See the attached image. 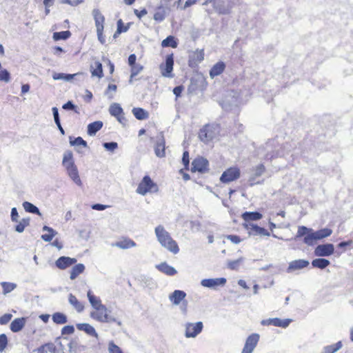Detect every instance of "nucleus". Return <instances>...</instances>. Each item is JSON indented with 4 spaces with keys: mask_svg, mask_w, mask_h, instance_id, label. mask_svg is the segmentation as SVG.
Listing matches in <instances>:
<instances>
[{
    "mask_svg": "<svg viewBox=\"0 0 353 353\" xmlns=\"http://www.w3.org/2000/svg\"><path fill=\"white\" fill-rule=\"evenodd\" d=\"M332 232V231L330 228H323L313 232L312 229L302 225L298 228L295 238L299 239L304 236L303 242L308 245H313L316 241L330 236Z\"/></svg>",
    "mask_w": 353,
    "mask_h": 353,
    "instance_id": "1",
    "label": "nucleus"
},
{
    "mask_svg": "<svg viewBox=\"0 0 353 353\" xmlns=\"http://www.w3.org/2000/svg\"><path fill=\"white\" fill-rule=\"evenodd\" d=\"M155 234L161 245L173 254L179 252L177 243L171 237L170 234L161 225L155 228Z\"/></svg>",
    "mask_w": 353,
    "mask_h": 353,
    "instance_id": "2",
    "label": "nucleus"
},
{
    "mask_svg": "<svg viewBox=\"0 0 353 353\" xmlns=\"http://www.w3.org/2000/svg\"><path fill=\"white\" fill-rule=\"evenodd\" d=\"M220 132L219 124H206L203 125L198 133L199 139L204 143H209L216 138Z\"/></svg>",
    "mask_w": 353,
    "mask_h": 353,
    "instance_id": "3",
    "label": "nucleus"
},
{
    "mask_svg": "<svg viewBox=\"0 0 353 353\" xmlns=\"http://www.w3.org/2000/svg\"><path fill=\"white\" fill-rule=\"evenodd\" d=\"M159 190L158 184L149 175H145L139 183L136 192L140 195L145 196L147 194L157 193Z\"/></svg>",
    "mask_w": 353,
    "mask_h": 353,
    "instance_id": "4",
    "label": "nucleus"
},
{
    "mask_svg": "<svg viewBox=\"0 0 353 353\" xmlns=\"http://www.w3.org/2000/svg\"><path fill=\"white\" fill-rule=\"evenodd\" d=\"M63 165L65 168L70 178L77 183L81 182L77 166L73 161V154L71 151L65 153L63 158Z\"/></svg>",
    "mask_w": 353,
    "mask_h": 353,
    "instance_id": "5",
    "label": "nucleus"
},
{
    "mask_svg": "<svg viewBox=\"0 0 353 353\" xmlns=\"http://www.w3.org/2000/svg\"><path fill=\"white\" fill-rule=\"evenodd\" d=\"M92 16L94 20L98 39L101 44H104L105 43V37L103 34L105 17L99 9H94L92 10Z\"/></svg>",
    "mask_w": 353,
    "mask_h": 353,
    "instance_id": "6",
    "label": "nucleus"
},
{
    "mask_svg": "<svg viewBox=\"0 0 353 353\" xmlns=\"http://www.w3.org/2000/svg\"><path fill=\"white\" fill-rule=\"evenodd\" d=\"M241 172L238 166H231L227 168L221 174L220 181L223 183H230L241 177Z\"/></svg>",
    "mask_w": 353,
    "mask_h": 353,
    "instance_id": "7",
    "label": "nucleus"
},
{
    "mask_svg": "<svg viewBox=\"0 0 353 353\" xmlns=\"http://www.w3.org/2000/svg\"><path fill=\"white\" fill-rule=\"evenodd\" d=\"M174 68V54L171 53L168 54L165 57L164 63L159 65L161 74L164 77L172 78L174 74L172 73Z\"/></svg>",
    "mask_w": 353,
    "mask_h": 353,
    "instance_id": "8",
    "label": "nucleus"
},
{
    "mask_svg": "<svg viewBox=\"0 0 353 353\" xmlns=\"http://www.w3.org/2000/svg\"><path fill=\"white\" fill-rule=\"evenodd\" d=\"M209 171V162L203 157H197L192 161L191 172L205 173Z\"/></svg>",
    "mask_w": 353,
    "mask_h": 353,
    "instance_id": "9",
    "label": "nucleus"
},
{
    "mask_svg": "<svg viewBox=\"0 0 353 353\" xmlns=\"http://www.w3.org/2000/svg\"><path fill=\"white\" fill-rule=\"evenodd\" d=\"M90 316L93 319L101 323H108L112 321L108 314L107 307L104 305L94 308Z\"/></svg>",
    "mask_w": 353,
    "mask_h": 353,
    "instance_id": "10",
    "label": "nucleus"
},
{
    "mask_svg": "<svg viewBox=\"0 0 353 353\" xmlns=\"http://www.w3.org/2000/svg\"><path fill=\"white\" fill-rule=\"evenodd\" d=\"M203 323L199 321L196 323H188L185 325V336L194 338L196 336L203 330Z\"/></svg>",
    "mask_w": 353,
    "mask_h": 353,
    "instance_id": "11",
    "label": "nucleus"
},
{
    "mask_svg": "<svg viewBox=\"0 0 353 353\" xmlns=\"http://www.w3.org/2000/svg\"><path fill=\"white\" fill-rule=\"evenodd\" d=\"M259 334L254 333L246 339L241 353H252L259 341Z\"/></svg>",
    "mask_w": 353,
    "mask_h": 353,
    "instance_id": "12",
    "label": "nucleus"
},
{
    "mask_svg": "<svg viewBox=\"0 0 353 353\" xmlns=\"http://www.w3.org/2000/svg\"><path fill=\"white\" fill-rule=\"evenodd\" d=\"M244 228L248 231L249 234L254 236H269L270 235L268 232L264 228H261L256 224L253 223H244Z\"/></svg>",
    "mask_w": 353,
    "mask_h": 353,
    "instance_id": "13",
    "label": "nucleus"
},
{
    "mask_svg": "<svg viewBox=\"0 0 353 353\" xmlns=\"http://www.w3.org/2000/svg\"><path fill=\"white\" fill-rule=\"evenodd\" d=\"M109 111L110 114L112 116L116 117L118 121L121 123H124L126 121V119L124 117L123 110L119 104H112L109 108Z\"/></svg>",
    "mask_w": 353,
    "mask_h": 353,
    "instance_id": "14",
    "label": "nucleus"
},
{
    "mask_svg": "<svg viewBox=\"0 0 353 353\" xmlns=\"http://www.w3.org/2000/svg\"><path fill=\"white\" fill-rule=\"evenodd\" d=\"M334 248L331 243L318 245L315 249V254L319 256H327L334 253Z\"/></svg>",
    "mask_w": 353,
    "mask_h": 353,
    "instance_id": "15",
    "label": "nucleus"
},
{
    "mask_svg": "<svg viewBox=\"0 0 353 353\" xmlns=\"http://www.w3.org/2000/svg\"><path fill=\"white\" fill-rule=\"evenodd\" d=\"M77 259L69 256H61L55 262L56 266L60 270H65L67 268L75 264Z\"/></svg>",
    "mask_w": 353,
    "mask_h": 353,
    "instance_id": "16",
    "label": "nucleus"
},
{
    "mask_svg": "<svg viewBox=\"0 0 353 353\" xmlns=\"http://www.w3.org/2000/svg\"><path fill=\"white\" fill-rule=\"evenodd\" d=\"M204 50H196L192 52L189 59V65L192 67L201 63L204 59Z\"/></svg>",
    "mask_w": 353,
    "mask_h": 353,
    "instance_id": "17",
    "label": "nucleus"
},
{
    "mask_svg": "<svg viewBox=\"0 0 353 353\" xmlns=\"http://www.w3.org/2000/svg\"><path fill=\"white\" fill-rule=\"evenodd\" d=\"M309 265V261L304 259H298L292 261L290 263L288 270V272L295 271L306 268Z\"/></svg>",
    "mask_w": 353,
    "mask_h": 353,
    "instance_id": "18",
    "label": "nucleus"
},
{
    "mask_svg": "<svg viewBox=\"0 0 353 353\" xmlns=\"http://www.w3.org/2000/svg\"><path fill=\"white\" fill-rule=\"evenodd\" d=\"M225 282L226 279L224 278L207 279L201 281V285L207 288H214L218 285H223Z\"/></svg>",
    "mask_w": 353,
    "mask_h": 353,
    "instance_id": "19",
    "label": "nucleus"
},
{
    "mask_svg": "<svg viewBox=\"0 0 353 353\" xmlns=\"http://www.w3.org/2000/svg\"><path fill=\"white\" fill-rule=\"evenodd\" d=\"M156 268L159 271L168 276H174L176 274V270L165 262L161 263Z\"/></svg>",
    "mask_w": 353,
    "mask_h": 353,
    "instance_id": "20",
    "label": "nucleus"
},
{
    "mask_svg": "<svg viewBox=\"0 0 353 353\" xmlns=\"http://www.w3.org/2000/svg\"><path fill=\"white\" fill-rule=\"evenodd\" d=\"M114 245L121 249H128L134 247L136 243L130 238L123 237Z\"/></svg>",
    "mask_w": 353,
    "mask_h": 353,
    "instance_id": "21",
    "label": "nucleus"
},
{
    "mask_svg": "<svg viewBox=\"0 0 353 353\" xmlns=\"http://www.w3.org/2000/svg\"><path fill=\"white\" fill-rule=\"evenodd\" d=\"M225 69V64L223 61H219L214 64L210 70V76L214 78L220 75Z\"/></svg>",
    "mask_w": 353,
    "mask_h": 353,
    "instance_id": "22",
    "label": "nucleus"
},
{
    "mask_svg": "<svg viewBox=\"0 0 353 353\" xmlns=\"http://www.w3.org/2000/svg\"><path fill=\"white\" fill-rule=\"evenodd\" d=\"M26 324V319L23 317L17 318L14 319L10 325V328L13 332H18L21 331Z\"/></svg>",
    "mask_w": 353,
    "mask_h": 353,
    "instance_id": "23",
    "label": "nucleus"
},
{
    "mask_svg": "<svg viewBox=\"0 0 353 353\" xmlns=\"http://www.w3.org/2000/svg\"><path fill=\"white\" fill-rule=\"evenodd\" d=\"M241 217L245 223H250V221L260 220L263 215L258 212H245L242 214Z\"/></svg>",
    "mask_w": 353,
    "mask_h": 353,
    "instance_id": "24",
    "label": "nucleus"
},
{
    "mask_svg": "<svg viewBox=\"0 0 353 353\" xmlns=\"http://www.w3.org/2000/svg\"><path fill=\"white\" fill-rule=\"evenodd\" d=\"M186 294L182 290H174L170 295V299L174 305H178L180 302L185 299Z\"/></svg>",
    "mask_w": 353,
    "mask_h": 353,
    "instance_id": "25",
    "label": "nucleus"
},
{
    "mask_svg": "<svg viewBox=\"0 0 353 353\" xmlns=\"http://www.w3.org/2000/svg\"><path fill=\"white\" fill-rule=\"evenodd\" d=\"M154 152L158 157L162 158L165 156V142L163 138L157 142Z\"/></svg>",
    "mask_w": 353,
    "mask_h": 353,
    "instance_id": "26",
    "label": "nucleus"
},
{
    "mask_svg": "<svg viewBox=\"0 0 353 353\" xmlns=\"http://www.w3.org/2000/svg\"><path fill=\"white\" fill-rule=\"evenodd\" d=\"M56 346L52 343H47L39 347H38L35 352L36 353H56Z\"/></svg>",
    "mask_w": 353,
    "mask_h": 353,
    "instance_id": "27",
    "label": "nucleus"
},
{
    "mask_svg": "<svg viewBox=\"0 0 353 353\" xmlns=\"http://www.w3.org/2000/svg\"><path fill=\"white\" fill-rule=\"evenodd\" d=\"M68 300L70 303L74 307V308L78 312H81L84 310L83 304L80 302L77 298L72 294H70Z\"/></svg>",
    "mask_w": 353,
    "mask_h": 353,
    "instance_id": "28",
    "label": "nucleus"
},
{
    "mask_svg": "<svg viewBox=\"0 0 353 353\" xmlns=\"http://www.w3.org/2000/svg\"><path fill=\"white\" fill-rule=\"evenodd\" d=\"M103 127L102 121H97L92 122L88 125V134L89 135H94Z\"/></svg>",
    "mask_w": 353,
    "mask_h": 353,
    "instance_id": "29",
    "label": "nucleus"
},
{
    "mask_svg": "<svg viewBox=\"0 0 353 353\" xmlns=\"http://www.w3.org/2000/svg\"><path fill=\"white\" fill-rule=\"evenodd\" d=\"M85 270V266L82 263L75 265L70 271V279H75L79 274H82Z\"/></svg>",
    "mask_w": 353,
    "mask_h": 353,
    "instance_id": "30",
    "label": "nucleus"
},
{
    "mask_svg": "<svg viewBox=\"0 0 353 353\" xmlns=\"http://www.w3.org/2000/svg\"><path fill=\"white\" fill-rule=\"evenodd\" d=\"M132 113L138 120H144L149 117L148 112L141 108H134Z\"/></svg>",
    "mask_w": 353,
    "mask_h": 353,
    "instance_id": "31",
    "label": "nucleus"
},
{
    "mask_svg": "<svg viewBox=\"0 0 353 353\" xmlns=\"http://www.w3.org/2000/svg\"><path fill=\"white\" fill-rule=\"evenodd\" d=\"M87 296L90 304L94 309L103 305L100 298L96 296L91 290H88Z\"/></svg>",
    "mask_w": 353,
    "mask_h": 353,
    "instance_id": "32",
    "label": "nucleus"
},
{
    "mask_svg": "<svg viewBox=\"0 0 353 353\" xmlns=\"http://www.w3.org/2000/svg\"><path fill=\"white\" fill-rule=\"evenodd\" d=\"M43 230L48 232V233L41 235V239L46 242L51 241L57 234V232L52 228L46 225L43 226Z\"/></svg>",
    "mask_w": 353,
    "mask_h": 353,
    "instance_id": "33",
    "label": "nucleus"
},
{
    "mask_svg": "<svg viewBox=\"0 0 353 353\" xmlns=\"http://www.w3.org/2000/svg\"><path fill=\"white\" fill-rule=\"evenodd\" d=\"M161 46L163 48L171 47L176 48L178 46V43L174 37L170 35L162 41Z\"/></svg>",
    "mask_w": 353,
    "mask_h": 353,
    "instance_id": "34",
    "label": "nucleus"
},
{
    "mask_svg": "<svg viewBox=\"0 0 353 353\" xmlns=\"http://www.w3.org/2000/svg\"><path fill=\"white\" fill-rule=\"evenodd\" d=\"M330 261L325 259H316L312 261V265L314 268H318L320 269H324L330 265Z\"/></svg>",
    "mask_w": 353,
    "mask_h": 353,
    "instance_id": "35",
    "label": "nucleus"
},
{
    "mask_svg": "<svg viewBox=\"0 0 353 353\" xmlns=\"http://www.w3.org/2000/svg\"><path fill=\"white\" fill-rule=\"evenodd\" d=\"M95 68L91 70V74L93 77H97L98 78H101L103 77V67L102 64L99 61H96L94 63Z\"/></svg>",
    "mask_w": 353,
    "mask_h": 353,
    "instance_id": "36",
    "label": "nucleus"
},
{
    "mask_svg": "<svg viewBox=\"0 0 353 353\" xmlns=\"http://www.w3.org/2000/svg\"><path fill=\"white\" fill-rule=\"evenodd\" d=\"M77 328L79 330H83L87 334L94 336L97 335L95 329L88 323H81L77 325Z\"/></svg>",
    "mask_w": 353,
    "mask_h": 353,
    "instance_id": "37",
    "label": "nucleus"
},
{
    "mask_svg": "<svg viewBox=\"0 0 353 353\" xmlns=\"http://www.w3.org/2000/svg\"><path fill=\"white\" fill-rule=\"evenodd\" d=\"M52 321L56 324H64L67 322V316L61 312H55L52 314Z\"/></svg>",
    "mask_w": 353,
    "mask_h": 353,
    "instance_id": "38",
    "label": "nucleus"
},
{
    "mask_svg": "<svg viewBox=\"0 0 353 353\" xmlns=\"http://www.w3.org/2000/svg\"><path fill=\"white\" fill-rule=\"evenodd\" d=\"M23 207L25 209V210L28 212L41 215V213H40L38 208L28 201H24L23 203Z\"/></svg>",
    "mask_w": 353,
    "mask_h": 353,
    "instance_id": "39",
    "label": "nucleus"
},
{
    "mask_svg": "<svg viewBox=\"0 0 353 353\" xmlns=\"http://www.w3.org/2000/svg\"><path fill=\"white\" fill-rule=\"evenodd\" d=\"M290 320L289 319H280L279 318L272 319V325L280 327H286L290 324Z\"/></svg>",
    "mask_w": 353,
    "mask_h": 353,
    "instance_id": "40",
    "label": "nucleus"
},
{
    "mask_svg": "<svg viewBox=\"0 0 353 353\" xmlns=\"http://www.w3.org/2000/svg\"><path fill=\"white\" fill-rule=\"evenodd\" d=\"M182 163L183 164L184 168L183 169L180 170V173H181V174L183 172V170H185V171L189 170L190 154H189V152L187 150L184 151L183 153Z\"/></svg>",
    "mask_w": 353,
    "mask_h": 353,
    "instance_id": "41",
    "label": "nucleus"
},
{
    "mask_svg": "<svg viewBox=\"0 0 353 353\" xmlns=\"http://www.w3.org/2000/svg\"><path fill=\"white\" fill-rule=\"evenodd\" d=\"M341 347L342 343L341 341H339L336 343L325 346L322 353H334L337 350H339Z\"/></svg>",
    "mask_w": 353,
    "mask_h": 353,
    "instance_id": "42",
    "label": "nucleus"
},
{
    "mask_svg": "<svg viewBox=\"0 0 353 353\" xmlns=\"http://www.w3.org/2000/svg\"><path fill=\"white\" fill-rule=\"evenodd\" d=\"M70 35H71V33L68 30L57 32L54 33L53 39L56 41L61 40V39H67L70 37Z\"/></svg>",
    "mask_w": 353,
    "mask_h": 353,
    "instance_id": "43",
    "label": "nucleus"
},
{
    "mask_svg": "<svg viewBox=\"0 0 353 353\" xmlns=\"http://www.w3.org/2000/svg\"><path fill=\"white\" fill-rule=\"evenodd\" d=\"M165 17V10L161 7H159L158 8V10L154 14V19L156 21L161 22L164 20Z\"/></svg>",
    "mask_w": 353,
    "mask_h": 353,
    "instance_id": "44",
    "label": "nucleus"
},
{
    "mask_svg": "<svg viewBox=\"0 0 353 353\" xmlns=\"http://www.w3.org/2000/svg\"><path fill=\"white\" fill-rule=\"evenodd\" d=\"M30 224V219H23L17 225L15 228L16 231L18 232H22L25 228L29 225Z\"/></svg>",
    "mask_w": 353,
    "mask_h": 353,
    "instance_id": "45",
    "label": "nucleus"
},
{
    "mask_svg": "<svg viewBox=\"0 0 353 353\" xmlns=\"http://www.w3.org/2000/svg\"><path fill=\"white\" fill-rule=\"evenodd\" d=\"M128 30V27L124 26L122 19H119L117 21V29L116 32L114 33V37H116L118 34H120L122 32H125Z\"/></svg>",
    "mask_w": 353,
    "mask_h": 353,
    "instance_id": "46",
    "label": "nucleus"
},
{
    "mask_svg": "<svg viewBox=\"0 0 353 353\" xmlns=\"http://www.w3.org/2000/svg\"><path fill=\"white\" fill-rule=\"evenodd\" d=\"M131 67V70H130V72H131V74H130V79H133L134 77H135L142 70H143V66L141 65L140 64H134V65H132L130 66Z\"/></svg>",
    "mask_w": 353,
    "mask_h": 353,
    "instance_id": "47",
    "label": "nucleus"
},
{
    "mask_svg": "<svg viewBox=\"0 0 353 353\" xmlns=\"http://www.w3.org/2000/svg\"><path fill=\"white\" fill-rule=\"evenodd\" d=\"M108 350L110 353H123L121 348L117 346L113 341H110L109 343Z\"/></svg>",
    "mask_w": 353,
    "mask_h": 353,
    "instance_id": "48",
    "label": "nucleus"
},
{
    "mask_svg": "<svg viewBox=\"0 0 353 353\" xmlns=\"http://www.w3.org/2000/svg\"><path fill=\"white\" fill-rule=\"evenodd\" d=\"M70 143L72 145H82L87 147V143L81 137L75 138L74 140H70Z\"/></svg>",
    "mask_w": 353,
    "mask_h": 353,
    "instance_id": "49",
    "label": "nucleus"
},
{
    "mask_svg": "<svg viewBox=\"0 0 353 353\" xmlns=\"http://www.w3.org/2000/svg\"><path fill=\"white\" fill-rule=\"evenodd\" d=\"M2 287L4 293H8L15 288V285L11 283L3 282L2 283Z\"/></svg>",
    "mask_w": 353,
    "mask_h": 353,
    "instance_id": "50",
    "label": "nucleus"
},
{
    "mask_svg": "<svg viewBox=\"0 0 353 353\" xmlns=\"http://www.w3.org/2000/svg\"><path fill=\"white\" fill-rule=\"evenodd\" d=\"M74 328L72 325H65L61 329L62 335H70L73 334Z\"/></svg>",
    "mask_w": 353,
    "mask_h": 353,
    "instance_id": "51",
    "label": "nucleus"
},
{
    "mask_svg": "<svg viewBox=\"0 0 353 353\" xmlns=\"http://www.w3.org/2000/svg\"><path fill=\"white\" fill-rule=\"evenodd\" d=\"M8 344V339L6 334H0V351H3Z\"/></svg>",
    "mask_w": 353,
    "mask_h": 353,
    "instance_id": "52",
    "label": "nucleus"
},
{
    "mask_svg": "<svg viewBox=\"0 0 353 353\" xmlns=\"http://www.w3.org/2000/svg\"><path fill=\"white\" fill-rule=\"evenodd\" d=\"M265 171V168L263 164H259L254 168V174L257 176L262 175Z\"/></svg>",
    "mask_w": 353,
    "mask_h": 353,
    "instance_id": "53",
    "label": "nucleus"
},
{
    "mask_svg": "<svg viewBox=\"0 0 353 353\" xmlns=\"http://www.w3.org/2000/svg\"><path fill=\"white\" fill-rule=\"evenodd\" d=\"M12 315L11 314H5L0 316V325L7 324L12 319Z\"/></svg>",
    "mask_w": 353,
    "mask_h": 353,
    "instance_id": "54",
    "label": "nucleus"
},
{
    "mask_svg": "<svg viewBox=\"0 0 353 353\" xmlns=\"http://www.w3.org/2000/svg\"><path fill=\"white\" fill-rule=\"evenodd\" d=\"M225 238L234 244H238L241 241V239L237 235L230 234L225 236Z\"/></svg>",
    "mask_w": 353,
    "mask_h": 353,
    "instance_id": "55",
    "label": "nucleus"
},
{
    "mask_svg": "<svg viewBox=\"0 0 353 353\" xmlns=\"http://www.w3.org/2000/svg\"><path fill=\"white\" fill-rule=\"evenodd\" d=\"M72 78L71 75H65L63 73H54L53 74V79L54 80L61 79H65L67 80H69Z\"/></svg>",
    "mask_w": 353,
    "mask_h": 353,
    "instance_id": "56",
    "label": "nucleus"
},
{
    "mask_svg": "<svg viewBox=\"0 0 353 353\" xmlns=\"http://www.w3.org/2000/svg\"><path fill=\"white\" fill-rule=\"evenodd\" d=\"M134 14L141 19L143 16L146 15L148 13V11L145 8H143L141 10H139L137 9L134 10Z\"/></svg>",
    "mask_w": 353,
    "mask_h": 353,
    "instance_id": "57",
    "label": "nucleus"
},
{
    "mask_svg": "<svg viewBox=\"0 0 353 353\" xmlns=\"http://www.w3.org/2000/svg\"><path fill=\"white\" fill-rule=\"evenodd\" d=\"M103 146L107 150L112 151L117 148L118 145L116 142H110V143H105L103 144Z\"/></svg>",
    "mask_w": 353,
    "mask_h": 353,
    "instance_id": "58",
    "label": "nucleus"
},
{
    "mask_svg": "<svg viewBox=\"0 0 353 353\" xmlns=\"http://www.w3.org/2000/svg\"><path fill=\"white\" fill-rule=\"evenodd\" d=\"M54 0H43V4L46 8V14H48L50 12L49 8L54 4Z\"/></svg>",
    "mask_w": 353,
    "mask_h": 353,
    "instance_id": "59",
    "label": "nucleus"
},
{
    "mask_svg": "<svg viewBox=\"0 0 353 353\" xmlns=\"http://www.w3.org/2000/svg\"><path fill=\"white\" fill-rule=\"evenodd\" d=\"M184 87L183 85H179L175 87L173 89V93L176 96V97H179L181 94V92L183 91Z\"/></svg>",
    "mask_w": 353,
    "mask_h": 353,
    "instance_id": "60",
    "label": "nucleus"
},
{
    "mask_svg": "<svg viewBox=\"0 0 353 353\" xmlns=\"http://www.w3.org/2000/svg\"><path fill=\"white\" fill-rule=\"evenodd\" d=\"M52 112L55 123L59 125L60 119L59 117L58 109L56 107L52 108Z\"/></svg>",
    "mask_w": 353,
    "mask_h": 353,
    "instance_id": "61",
    "label": "nucleus"
},
{
    "mask_svg": "<svg viewBox=\"0 0 353 353\" xmlns=\"http://www.w3.org/2000/svg\"><path fill=\"white\" fill-rule=\"evenodd\" d=\"M19 214L15 208H13L11 210V219L13 221L17 222L18 221Z\"/></svg>",
    "mask_w": 353,
    "mask_h": 353,
    "instance_id": "62",
    "label": "nucleus"
},
{
    "mask_svg": "<svg viewBox=\"0 0 353 353\" xmlns=\"http://www.w3.org/2000/svg\"><path fill=\"white\" fill-rule=\"evenodd\" d=\"M137 57L134 54H132L128 57V64L131 66L136 64Z\"/></svg>",
    "mask_w": 353,
    "mask_h": 353,
    "instance_id": "63",
    "label": "nucleus"
},
{
    "mask_svg": "<svg viewBox=\"0 0 353 353\" xmlns=\"http://www.w3.org/2000/svg\"><path fill=\"white\" fill-rule=\"evenodd\" d=\"M62 108L65 110H74L75 105L71 101H68Z\"/></svg>",
    "mask_w": 353,
    "mask_h": 353,
    "instance_id": "64",
    "label": "nucleus"
}]
</instances>
